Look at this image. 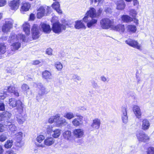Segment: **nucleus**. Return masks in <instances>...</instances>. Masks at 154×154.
Masks as SVG:
<instances>
[{
  "instance_id": "obj_1",
  "label": "nucleus",
  "mask_w": 154,
  "mask_h": 154,
  "mask_svg": "<svg viewBox=\"0 0 154 154\" xmlns=\"http://www.w3.org/2000/svg\"><path fill=\"white\" fill-rule=\"evenodd\" d=\"M9 104L13 108L17 107L18 112L21 113L23 112L24 105L20 100H17L14 98L9 99Z\"/></svg>"
},
{
  "instance_id": "obj_2",
  "label": "nucleus",
  "mask_w": 154,
  "mask_h": 154,
  "mask_svg": "<svg viewBox=\"0 0 154 154\" xmlns=\"http://www.w3.org/2000/svg\"><path fill=\"white\" fill-rule=\"evenodd\" d=\"M66 26L65 25L60 23L59 22H56L53 23L52 25V30L56 33L59 34L65 30Z\"/></svg>"
},
{
  "instance_id": "obj_3",
  "label": "nucleus",
  "mask_w": 154,
  "mask_h": 154,
  "mask_svg": "<svg viewBox=\"0 0 154 154\" xmlns=\"http://www.w3.org/2000/svg\"><path fill=\"white\" fill-rule=\"evenodd\" d=\"M100 23L102 28L106 29L110 28H111L113 22L112 20L109 18H105L101 19L100 21Z\"/></svg>"
},
{
  "instance_id": "obj_4",
  "label": "nucleus",
  "mask_w": 154,
  "mask_h": 154,
  "mask_svg": "<svg viewBox=\"0 0 154 154\" xmlns=\"http://www.w3.org/2000/svg\"><path fill=\"white\" fill-rule=\"evenodd\" d=\"M83 21L87 23V26L88 28H91L95 26L96 24L97 20L94 18H91L90 17L85 16L83 19Z\"/></svg>"
},
{
  "instance_id": "obj_5",
  "label": "nucleus",
  "mask_w": 154,
  "mask_h": 154,
  "mask_svg": "<svg viewBox=\"0 0 154 154\" xmlns=\"http://www.w3.org/2000/svg\"><path fill=\"white\" fill-rule=\"evenodd\" d=\"M13 23V20L11 19H5V23L2 27L3 32H6L9 31L12 28Z\"/></svg>"
},
{
  "instance_id": "obj_6",
  "label": "nucleus",
  "mask_w": 154,
  "mask_h": 154,
  "mask_svg": "<svg viewBox=\"0 0 154 154\" xmlns=\"http://www.w3.org/2000/svg\"><path fill=\"white\" fill-rule=\"evenodd\" d=\"M25 36L24 35L20 34L17 36L14 33L12 32L10 35L9 41L10 42H14L18 41L19 40L18 38H19L20 39H22L23 41L24 42L25 41Z\"/></svg>"
},
{
  "instance_id": "obj_7",
  "label": "nucleus",
  "mask_w": 154,
  "mask_h": 154,
  "mask_svg": "<svg viewBox=\"0 0 154 154\" xmlns=\"http://www.w3.org/2000/svg\"><path fill=\"white\" fill-rule=\"evenodd\" d=\"M39 27L38 25L34 24L31 29L32 38L34 39L38 38L39 36Z\"/></svg>"
},
{
  "instance_id": "obj_8",
  "label": "nucleus",
  "mask_w": 154,
  "mask_h": 154,
  "mask_svg": "<svg viewBox=\"0 0 154 154\" xmlns=\"http://www.w3.org/2000/svg\"><path fill=\"white\" fill-rule=\"evenodd\" d=\"M20 2V0H12L9 1L8 4L11 9L16 11L18 8Z\"/></svg>"
},
{
  "instance_id": "obj_9",
  "label": "nucleus",
  "mask_w": 154,
  "mask_h": 154,
  "mask_svg": "<svg viewBox=\"0 0 154 154\" xmlns=\"http://www.w3.org/2000/svg\"><path fill=\"white\" fill-rule=\"evenodd\" d=\"M138 140L140 141L145 142L149 139V137L142 131H139L137 134Z\"/></svg>"
},
{
  "instance_id": "obj_10",
  "label": "nucleus",
  "mask_w": 154,
  "mask_h": 154,
  "mask_svg": "<svg viewBox=\"0 0 154 154\" xmlns=\"http://www.w3.org/2000/svg\"><path fill=\"white\" fill-rule=\"evenodd\" d=\"M126 43L129 45L134 48H136L139 50H141V46L139 45L137 42L128 39L125 41Z\"/></svg>"
},
{
  "instance_id": "obj_11",
  "label": "nucleus",
  "mask_w": 154,
  "mask_h": 154,
  "mask_svg": "<svg viewBox=\"0 0 154 154\" xmlns=\"http://www.w3.org/2000/svg\"><path fill=\"white\" fill-rule=\"evenodd\" d=\"M101 124L100 119L98 118H95L93 120L91 126L93 129L97 130L100 128Z\"/></svg>"
},
{
  "instance_id": "obj_12",
  "label": "nucleus",
  "mask_w": 154,
  "mask_h": 154,
  "mask_svg": "<svg viewBox=\"0 0 154 154\" xmlns=\"http://www.w3.org/2000/svg\"><path fill=\"white\" fill-rule=\"evenodd\" d=\"M77 116L78 118H75L72 121L73 125L76 127L82 125L83 123V116L80 115Z\"/></svg>"
},
{
  "instance_id": "obj_13",
  "label": "nucleus",
  "mask_w": 154,
  "mask_h": 154,
  "mask_svg": "<svg viewBox=\"0 0 154 154\" xmlns=\"http://www.w3.org/2000/svg\"><path fill=\"white\" fill-rule=\"evenodd\" d=\"M73 135L75 137L77 138L82 137L84 134V131L82 129H75L73 131Z\"/></svg>"
},
{
  "instance_id": "obj_14",
  "label": "nucleus",
  "mask_w": 154,
  "mask_h": 154,
  "mask_svg": "<svg viewBox=\"0 0 154 154\" xmlns=\"http://www.w3.org/2000/svg\"><path fill=\"white\" fill-rule=\"evenodd\" d=\"M85 16L90 17L91 18H97L95 9L93 8H91L86 13Z\"/></svg>"
},
{
  "instance_id": "obj_15",
  "label": "nucleus",
  "mask_w": 154,
  "mask_h": 154,
  "mask_svg": "<svg viewBox=\"0 0 154 154\" xmlns=\"http://www.w3.org/2000/svg\"><path fill=\"white\" fill-rule=\"evenodd\" d=\"M111 29L114 30L118 31L120 32H123L125 30L124 25L119 24L116 26H113L111 27Z\"/></svg>"
},
{
  "instance_id": "obj_16",
  "label": "nucleus",
  "mask_w": 154,
  "mask_h": 154,
  "mask_svg": "<svg viewBox=\"0 0 154 154\" xmlns=\"http://www.w3.org/2000/svg\"><path fill=\"white\" fill-rule=\"evenodd\" d=\"M7 90L8 92L13 94L16 97H18L19 95L17 88L14 85H11L8 87Z\"/></svg>"
},
{
  "instance_id": "obj_17",
  "label": "nucleus",
  "mask_w": 154,
  "mask_h": 154,
  "mask_svg": "<svg viewBox=\"0 0 154 154\" xmlns=\"http://www.w3.org/2000/svg\"><path fill=\"white\" fill-rule=\"evenodd\" d=\"M54 142L55 140L53 137H47L44 140V145L47 146H49L54 144Z\"/></svg>"
},
{
  "instance_id": "obj_18",
  "label": "nucleus",
  "mask_w": 154,
  "mask_h": 154,
  "mask_svg": "<svg viewBox=\"0 0 154 154\" xmlns=\"http://www.w3.org/2000/svg\"><path fill=\"white\" fill-rule=\"evenodd\" d=\"M133 109L138 119L140 118L141 112L140 107L137 106L135 105L133 106Z\"/></svg>"
},
{
  "instance_id": "obj_19",
  "label": "nucleus",
  "mask_w": 154,
  "mask_h": 154,
  "mask_svg": "<svg viewBox=\"0 0 154 154\" xmlns=\"http://www.w3.org/2000/svg\"><path fill=\"white\" fill-rule=\"evenodd\" d=\"M30 26L27 22L24 23L23 25V31L25 32L27 35H29L30 34Z\"/></svg>"
},
{
  "instance_id": "obj_20",
  "label": "nucleus",
  "mask_w": 154,
  "mask_h": 154,
  "mask_svg": "<svg viewBox=\"0 0 154 154\" xmlns=\"http://www.w3.org/2000/svg\"><path fill=\"white\" fill-rule=\"evenodd\" d=\"M67 124V122L66 119L63 118H60V117L56 122V125L57 127H59L66 125Z\"/></svg>"
},
{
  "instance_id": "obj_21",
  "label": "nucleus",
  "mask_w": 154,
  "mask_h": 154,
  "mask_svg": "<svg viewBox=\"0 0 154 154\" xmlns=\"http://www.w3.org/2000/svg\"><path fill=\"white\" fill-rule=\"evenodd\" d=\"M39 90L38 92V95L37 96V100H38V97H41L44 94L46 93V91L45 88L42 85H40L38 88Z\"/></svg>"
},
{
  "instance_id": "obj_22",
  "label": "nucleus",
  "mask_w": 154,
  "mask_h": 154,
  "mask_svg": "<svg viewBox=\"0 0 154 154\" xmlns=\"http://www.w3.org/2000/svg\"><path fill=\"white\" fill-rule=\"evenodd\" d=\"M41 29L44 32L46 33H49L50 32L51 29L49 25L44 23H41Z\"/></svg>"
},
{
  "instance_id": "obj_23",
  "label": "nucleus",
  "mask_w": 154,
  "mask_h": 154,
  "mask_svg": "<svg viewBox=\"0 0 154 154\" xmlns=\"http://www.w3.org/2000/svg\"><path fill=\"white\" fill-rule=\"evenodd\" d=\"M75 29H80L86 28V27L81 20H78L75 22L74 26Z\"/></svg>"
},
{
  "instance_id": "obj_24",
  "label": "nucleus",
  "mask_w": 154,
  "mask_h": 154,
  "mask_svg": "<svg viewBox=\"0 0 154 154\" xmlns=\"http://www.w3.org/2000/svg\"><path fill=\"white\" fill-rule=\"evenodd\" d=\"M149 122L146 119H144L142 121V129L144 130L148 129L150 126Z\"/></svg>"
},
{
  "instance_id": "obj_25",
  "label": "nucleus",
  "mask_w": 154,
  "mask_h": 154,
  "mask_svg": "<svg viewBox=\"0 0 154 154\" xmlns=\"http://www.w3.org/2000/svg\"><path fill=\"white\" fill-rule=\"evenodd\" d=\"M51 8L48 6H43L40 7L38 10V11L44 13V14H48L50 11Z\"/></svg>"
},
{
  "instance_id": "obj_26",
  "label": "nucleus",
  "mask_w": 154,
  "mask_h": 154,
  "mask_svg": "<svg viewBox=\"0 0 154 154\" xmlns=\"http://www.w3.org/2000/svg\"><path fill=\"white\" fill-rule=\"evenodd\" d=\"M31 7V5L28 2H26L23 4L21 8V11H28Z\"/></svg>"
},
{
  "instance_id": "obj_27",
  "label": "nucleus",
  "mask_w": 154,
  "mask_h": 154,
  "mask_svg": "<svg viewBox=\"0 0 154 154\" xmlns=\"http://www.w3.org/2000/svg\"><path fill=\"white\" fill-rule=\"evenodd\" d=\"M117 7L116 8L117 9L119 10H123L125 6L124 1L123 0H120L118 1L116 3Z\"/></svg>"
},
{
  "instance_id": "obj_28",
  "label": "nucleus",
  "mask_w": 154,
  "mask_h": 154,
  "mask_svg": "<svg viewBox=\"0 0 154 154\" xmlns=\"http://www.w3.org/2000/svg\"><path fill=\"white\" fill-rule=\"evenodd\" d=\"M43 77L47 80L51 79H52V76L51 72L46 70L43 72Z\"/></svg>"
},
{
  "instance_id": "obj_29",
  "label": "nucleus",
  "mask_w": 154,
  "mask_h": 154,
  "mask_svg": "<svg viewBox=\"0 0 154 154\" xmlns=\"http://www.w3.org/2000/svg\"><path fill=\"white\" fill-rule=\"evenodd\" d=\"M52 8L54 9L59 14H61L62 11L60 9V4L58 2H55L52 5Z\"/></svg>"
},
{
  "instance_id": "obj_30",
  "label": "nucleus",
  "mask_w": 154,
  "mask_h": 154,
  "mask_svg": "<svg viewBox=\"0 0 154 154\" xmlns=\"http://www.w3.org/2000/svg\"><path fill=\"white\" fill-rule=\"evenodd\" d=\"M21 46V44L18 41L14 42L11 46V48L12 51L17 50Z\"/></svg>"
},
{
  "instance_id": "obj_31",
  "label": "nucleus",
  "mask_w": 154,
  "mask_h": 154,
  "mask_svg": "<svg viewBox=\"0 0 154 154\" xmlns=\"http://www.w3.org/2000/svg\"><path fill=\"white\" fill-rule=\"evenodd\" d=\"M60 117V115L59 114H56L55 116L51 117L48 119V122L50 123H52L54 122L56 123L57 120Z\"/></svg>"
},
{
  "instance_id": "obj_32",
  "label": "nucleus",
  "mask_w": 154,
  "mask_h": 154,
  "mask_svg": "<svg viewBox=\"0 0 154 154\" xmlns=\"http://www.w3.org/2000/svg\"><path fill=\"white\" fill-rule=\"evenodd\" d=\"M63 135L65 139L70 140L71 138V132L69 131H65L63 132Z\"/></svg>"
},
{
  "instance_id": "obj_33",
  "label": "nucleus",
  "mask_w": 154,
  "mask_h": 154,
  "mask_svg": "<svg viewBox=\"0 0 154 154\" xmlns=\"http://www.w3.org/2000/svg\"><path fill=\"white\" fill-rule=\"evenodd\" d=\"M122 20L124 22L128 23L133 21V19L127 15H123L122 17Z\"/></svg>"
},
{
  "instance_id": "obj_34",
  "label": "nucleus",
  "mask_w": 154,
  "mask_h": 154,
  "mask_svg": "<svg viewBox=\"0 0 154 154\" xmlns=\"http://www.w3.org/2000/svg\"><path fill=\"white\" fill-rule=\"evenodd\" d=\"M17 142H21L23 134L21 132H19L15 134Z\"/></svg>"
},
{
  "instance_id": "obj_35",
  "label": "nucleus",
  "mask_w": 154,
  "mask_h": 154,
  "mask_svg": "<svg viewBox=\"0 0 154 154\" xmlns=\"http://www.w3.org/2000/svg\"><path fill=\"white\" fill-rule=\"evenodd\" d=\"M61 134L60 130L59 129H56L53 131L51 135L55 138L58 137Z\"/></svg>"
},
{
  "instance_id": "obj_36",
  "label": "nucleus",
  "mask_w": 154,
  "mask_h": 154,
  "mask_svg": "<svg viewBox=\"0 0 154 154\" xmlns=\"http://www.w3.org/2000/svg\"><path fill=\"white\" fill-rule=\"evenodd\" d=\"M127 30L130 32H135L136 31V28L135 26L132 25H129L127 26Z\"/></svg>"
},
{
  "instance_id": "obj_37",
  "label": "nucleus",
  "mask_w": 154,
  "mask_h": 154,
  "mask_svg": "<svg viewBox=\"0 0 154 154\" xmlns=\"http://www.w3.org/2000/svg\"><path fill=\"white\" fill-rule=\"evenodd\" d=\"M63 116L68 119L70 120L73 118L75 117V115L72 112H68L66 113Z\"/></svg>"
},
{
  "instance_id": "obj_38",
  "label": "nucleus",
  "mask_w": 154,
  "mask_h": 154,
  "mask_svg": "<svg viewBox=\"0 0 154 154\" xmlns=\"http://www.w3.org/2000/svg\"><path fill=\"white\" fill-rule=\"evenodd\" d=\"M6 47L4 43L0 44V54H4L6 52Z\"/></svg>"
},
{
  "instance_id": "obj_39",
  "label": "nucleus",
  "mask_w": 154,
  "mask_h": 154,
  "mask_svg": "<svg viewBox=\"0 0 154 154\" xmlns=\"http://www.w3.org/2000/svg\"><path fill=\"white\" fill-rule=\"evenodd\" d=\"M13 141L12 140H8L5 143L4 146L6 148H9L11 147L13 145Z\"/></svg>"
},
{
  "instance_id": "obj_40",
  "label": "nucleus",
  "mask_w": 154,
  "mask_h": 154,
  "mask_svg": "<svg viewBox=\"0 0 154 154\" xmlns=\"http://www.w3.org/2000/svg\"><path fill=\"white\" fill-rule=\"evenodd\" d=\"M2 113L4 120L10 119L11 115V113L8 111L3 112Z\"/></svg>"
},
{
  "instance_id": "obj_41",
  "label": "nucleus",
  "mask_w": 154,
  "mask_h": 154,
  "mask_svg": "<svg viewBox=\"0 0 154 154\" xmlns=\"http://www.w3.org/2000/svg\"><path fill=\"white\" fill-rule=\"evenodd\" d=\"M21 89L23 91L27 93L29 90V88L27 84H23L21 86Z\"/></svg>"
},
{
  "instance_id": "obj_42",
  "label": "nucleus",
  "mask_w": 154,
  "mask_h": 154,
  "mask_svg": "<svg viewBox=\"0 0 154 154\" xmlns=\"http://www.w3.org/2000/svg\"><path fill=\"white\" fill-rule=\"evenodd\" d=\"M7 126H8L9 130L12 131H16L17 129V127L14 125L11 124L10 122L8 123Z\"/></svg>"
},
{
  "instance_id": "obj_43",
  "label": "nucleus",
  "mask_w": 154,
  "mask_h": 154,
  "mask_svg": "<svg viewBox=\"0 0 154 154\" xmlns=\"http://www.w3.org/2000/svg\"><path fill=\"white\" fill-rule=\"evenodd\" d=\"M17 120L19 124H22L25 121V119L23 117L17 116Z\"/></svg>"
},
{
  "instance_id": "obj_44",
  "label": "nucleus",
  "mask_w": 154,
  "mask_h": 154,
  "mask_svg": "<svg viewBox=\"0 0 154 154\" xmlns=\"http://www.w3.org/2000/svg\"><path fill=\"white\" fill-rule=\"evenodd\" d=\"M56 68L59 71H61L63 68L62 64L60 62H56L54 64Z\"/></svg>"
},
{
  "instance_id": "obj_45",
  "label": "nucleus",
  "mask_w": 154,
  "mask_h": 154,
  "mask_svg": "<svg viewBox=\"0 0 154 154\" xmlns=\"http://www.w3.org/2000/svg\"><path fill=\"white\" fill-rule=\"evenodd\" d=\"M53 127L52 125H48L47 126V132L48 134L51 135L53 132V130L52 129Z\"/></svg>"
},
{
  "instance_id": "obj_46",
  "label": "nucleus",
  "mask_w": 154,
  "mask_h": 154,
  "mask_svg": "<svg viewBox=\"0 0 154 154\" xmlns=\"http://www.w3.org/2000/svg\"><path fill=\"white\" fill-rule=\"evenodd\" d=\"M44 139L45 136L43 135H39L36 138L37 141L39 143Z\"/></svg>"
},
{
  "instance_id": "obj_47",
  "label": "nucleus",
  "mask_w": 154,
  "mask_h": 154,
  "mask_svg": "<svg viewBox=\"0 0 154 154\" xmlns=\"http://www.w3.org/2000/svg\"><path fill=\"white\" fill-rule=\"evenodd\" d=\"M127 115V108L126 107H122L121 109V116Z\"/></svg>"
},
{
  "instance_id": "obj_48",
  "label": "nucleus",
  "mask_w": 154,
  "mask_h": 154,
  "mask_svg": "<svg viewBox=\"0 0 154 154\" xmlns=\"http://www.w3.org/2000/svg\"><path fill=\"white\" fill-rule=\"evenodd\" d=\"M147 154H154V147H150L148 148Z\"/></svg>"
},
{
  "instance_id": "obj_49",
  "label": "nucleus",
  "mask_w": 154,
  "mask_h": 154,
  "mask_svg": "<svg viewBox=\"0 0 154 154\" xmlns=\"http://www.w3.org/2000/svg\"><path fill=\"white\" fill-rule=\"evenodd\" d=\"M7 138V135L2 134L0 136V141L1 142L5 141Z\"/></svg>"
},
{
  "instance_id": "obj_50",
  "label": "nucleus",
  "mask_w": 154,
  "mask_h": 154,
  "mask_svg": "<svg viewBox=\"0 0 154 154\" xmlns=\"http://www.w3.org/2000/svg\"><path fill=\"white\" fill-rule=\"evenodd\" d=\"M129 14L133 18H135L137 14V12L134 10L131 9L130 11Z\"/></svg>"
},
{
  "instance_id": "obj_51",
  "label": "nucleus",
  "mask_w": 154,
  "mask_h": 154,
  "mask_svg": "<svg viewBox=\"0 0 154 154\" xmlns=\"http://www.w3.org/2000/svg\"><path fill=\"white\" fill-rule=\"evenodd\" d=\"M122 119L123 123L126 124L128 122V117L127 115L122 116Z\"/></svg>"
},
{
  "instance_id": "obj_52",
  "label": "nucleus",
  "mask_w": 154,
  "mask_h": 154,
  "mask_svg": "<svg viewBox=\"0 0 154 154\" xmlns=\"http://www.w3.org/2000/svg\"><path fill=\"white\" fill-rule=\"evenodd\" d=\"M45 15L44 13L38 11L37 14V17L38 18H41Z\"/></svg>"
},
{
  "instance_id": "obj_53",
  "label": "nucleus",
  "mask_w": 154,
  "mask_h": 154,
  "mask_svg": "<svg viewBox=\"0 0 154 154\" xmlns=\"http://www.w3.org/2000/svg\"><path fill=\"white\" fill-rule=\"evenodd\" d=\"M72 78L73 79H75L78 81H80L81 79V78L80 76L76 75H72Z\"/></svg>"
},
{
  "instance_id": "obj_54",
  "label": "nucleus",
  "mask_w": 154,
  "mask_h": 154,
  "mask_svg": "<svg viewBox=\"0 0 154 154\" xmlns=\"http://www.w3.org/2000/svg\"><path fill=\"white\" fill-rule=\"evenodd\" d=\"M6 97V94H5V92L4 93L0 94V100L4 99Z\"/></svg>"
},
{
  "instance_id": "obj_55",
  "label": "nucleus",
  "mask_w": 154,
  "mask_h": 154,
  "mask_svg": "<svg viewBox=\"0 0 154 154\" xmlns=\"http://www.w3.org/2000/svg\"><path fill=\"white\" fill-rule=\"evenodd\" d=\"M7 3L6 0H0V7L5 5Z\"/></svg>"
},
{
  "instance_id": "obj_56",
  "label": "nucleus",
  "mask_w": 154,
  "mask_h": 154,
  "mask_svg": "<svg viewBox=\"0 0 154 154\" xmlns=\"http://www.w3.org/2000/svg\"><path fill=\"white\" fill-rule=\"evenodd\" d=\"M5 109V105L3 103H0V111H3Z\"/></svg>"
},
{
  "instance_id": "obj_57",
  "label": "nucleus",
  "mask_w": 154,
  "mask_h": 154,
  "mask_svg": "<svg viewBox=\"0 0 154 154\" xmlns=\"http://www.w3.org/2000/svg\"><path fill=\"white\" fill-rule=\"evenodd\" d=\"M46 53L49 55L52 54V49L50 48H48L46 51Z\"/></svg>"
},
{
  "instance_id": "obj_58",
  "label": "nucleus",
  "mask_w": 154,
  "mask_h": 154,
  "mask_svg": "<svg viewBox=\"0 0 154 154\" xmlns=\"http://www.w3.org/2000/svg\"><path fill=\"white\" fill-rule=\"evenodd\" d=\"M102 10L101 9H100L98 11L97 14V18H98L99 17L101 13H102Z\"/></svg>"
},
{
  "instance_id": "obj_59",
  "label": "nucleus",
  "mask_w": 154,
  "mask_h": 154,
  "mask_svg": "<svg viewBox=\"0 0 154 154\" xmlns=\"http://www.w3.org/2000/svg\"><path fill=\"white\" fill-rule=\"evenodd\" d=\"M4 127L2 124H0V132H2L4 131Z\"/></svg>"
},
{
  "instance_id": "obj_60",
  "label": "nucleus",
  "mask_w": 154,
  "mask_h": 154,
  "mask_svg": "<svg viewBox=\"0 0 154 154\" xmlns=\"http://www.w3.org/2000/svg\"><path fill=\"white\" fill-rule=\"evenodd\" d=\"M100 79L101 81L104 82L107 81V79L104 76H103L100 77Z\"/></svg>"
},
{
  "instance_id": "obj_61",
  "label": "nucleus",
  "mask_w": 154,
  "mask_h": 154,
  "mask_svg": "<svg viewBox=\"0 0 154 154\" xmlns=\"http://www.w3.org/2000/svg\"><path fill=\"white\" fill-rule=\"evenodd\" d=\"M16 145L19 147H21L22 146H23L24 145V143H21V142L20 143L17 142Z\"/></svg>"
},
{
  "instance_id": "obj_62",
  "label": "nucleus",
  "mask_w": 154,
  "mask_h": 154,
  "mask_svg": "<svg viewBox=\"0 0 154 154\" xmlns=\"http://www.w3.org/2000/svg\"><path fill=\"white\" fill-rule=\"evenodd\" d=\"M134 5V6L138 5H139V2L137 0H132Z\"/></svg>"
},
{
  "instance_id": "obj_63",
  "label": "nucleus",
  "mask_w": 154,
  "mask_h": 154,
  "mask_svg": "<svg viewBox=\"0 0 154 154\" xmlns=\"http://www.w3.org/2000/svg\"><path fill=\"white\" fill-rule=\"evenodd\" d=\"M30 19L31 20H33L35 18L34 15L32 14H31L30 15Z\"/></svg>"
},
{
  "instance_id": "obj_64",
  "label": "nucleus",
  "mask_w": 154,
  "mask_h": 154,
  "mask_svg": "<svg viewBox=\"0 0 154 154\" xmlns=\"http://www.w3.org/2000/svg\"><path fill=\"white\" fill-rule=\"evenodd\" d=\"M5 154H16L13 151H8L6 152Z\"/></svg>"
}]
</instances>
